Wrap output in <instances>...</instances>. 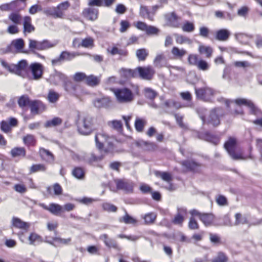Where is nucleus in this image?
Instances as JSON below:
<instances>
[{"label":"nucleus","instance_id":"nucleus-1","mask_svg":"<svg viewBox=\"0 0 262 262\" xmlns=\"http://www.w3.org/2000/svg\"><path fill=\"white\" fill-rule=\"evenodd\" d=\"M207 110L204 107H199L197 112L199 114L200 118L204 123L211 124L213 126H217L220 123V118L223 115V111L221 108H215L212 109L209 113L207 119H206L204 114Z\"/></svg>","mask_w":262,"mask_h":262},{"label":"nucleus","instance_id":"nucleus-2","mask_svg":"<svg viewBox=\"0 0 262 262\" xmlns=\"http://www.w3.org/2000/svg\"><path fill=\"white\" fill-rule=\"evenodd\" d=\"M235 103L239 105H245L250 109L252 114L256 116L257 118L252 121L254 124L262 127V111L260 110L250 100L244 98H238L234 100Z\"/></svg>","mask_w":262,"mask_h":262},{"label":"nucleus","instance_id":"nucleus-3","mask_svg":"<svg viewBox=\"0 0 262 262\" xmlns=\"http://www.w3.org/2000/svg\"><path fill=\"white\" fill-rule=\"evenodd\" d=\"M196 98L206 102H212L219 92L209 86L195 89Z\"/></svg>","mask_w":262,"mask_h":262},{"label":"nucleus","instance_id":"nucleus-4","mask_svg":"<svg viewBox=\"0 0 262 262\" xmlns=\"http://www.w3.org/2000/svg\"><path fill=\"white\" fill-rule=\"evenodd\" d=\"M113 92L117 102L120 103H128L134 99V95L129 89H116L113 90Z\"/></svg>","mask_w":262,"mask_h":262},{"label":"nucleus","instance_id":"nucleus-5","mask_svg":"<svg viewBox=\"0 0 262 262\" xmlns=\"http://www.w3.org/2000/svg\"><path fill=\"white\" fill-rule=\"evenodd\" d=\"M1 64L4 68L10 72L20 76H23L26 73L28 67V63L25 60H21L16 64H9L7 62L2 60Z\"/></svg>","mask_w":262,"mask_h":262},{"label":"nucleus","instance_id":"nucleus-6","mask_svg":"<svg viewBox=\"0 0 262 262\" xmlns=\"http://www.w3.org/2000/svg\"><path fill=\"white\" fill-rule=\"evenodd\" d=\"M77 116L79 118L77 122L78 132L83 135L90 134L92 130V118L89 116H84L80 119L78 112L77 113Z\"/></svg>","mask_w":262,"mask_h":262},{"label":"nucleus","instance_id":"nucleus-7","mask_svg":"<svg viewBox=\"0 0 262 262\" xmlns=\"http://www.w3.org/2000/svg\"><path fill=\"white\" fill-rule=\"evenodd\" d=\"M137 77L146 80H151L156 71L154 68L151 66L146 67H138L136 68Z\"/></svg>","mask_w":262,"mask_h":262},{"label":"nucleus","instance_id":"nucleus-8","mask_svg":"<svg viewBox=\"0 0 262 262\" xmlns=\"http://www.w3.org/2000/svg\"><path fill=\"white\" fill-rule=\"evenodd\" d=\"M236 140L234 138H230L225 143L224 147L228 154L234 160H244L245 159L242 152H236L235 151Z\"/></svg>","mask_w":262,"mask_h":262},{"label":"nucleus","instance_id":"nucleus-9","mask_svg":"<svg viewBox=\"0 0 262 262\" xmlns=\"http://www.w3.org/2000/svg\"><path fill=\"white\" fill-rule=\"evenodd\" d=\"M29 47L32 51L46 50L54 46L53 44L46 40L38 41L29 39Z\"/></svg>","mask_w":262,"mask_h":262},{"label":"nucleus","instance_id":"nucleus-10","mask_svg":"<svg viewBox=\"0 0 262 262\" xmlns=\"http://www.w3.org/2000/svg\"><path fill=\"white\" fill-rule=\"evenodd\" d=\"M74 159L78 161H84L90 164L95 165L103 159L102 156H96L93 153L84 154L83 155H75Z\"/></svg>","mask_w":262,"mask_h":262},{"label":"nucleus","instance_id":"nucleus-11","mask_svg":"<svg viewBox=\"0 0 262 262\" xmlns=\"http://www.w3.org/2000/svg\"><path fill=\"white\" fill-rule=\"evenodd\" d=\"M82 54L78 52H69L68 51H63L61 52L58 57L52 60V63L53 66L60 63L64 60H71L74 58L80 56Z\"/></svg>","mask_w":262,"mask_h":262},{"label":"nucleus","instance_id":"nucleus-12","mask_svg":"<svg viewBox=\"0 0 262 262\" xmlns=\"http://www.w3.org/2000/svg\"><path fill=\"white\" fill-rule=\"evenodd\" d=\"M66 78V75L60 72L55 71L49 75L48 78H46V80L52 85H58L61 82L63 83Z\"/></svg>","mask_w":262,"mask_h":262},{"label":"nucleus","instance_id":"nucleus-13","mask_svg":"<svg viewBox=\"0 0 262 262\" xmlns=\"http://www.w3.org/2000/svg\"><path fill=\"white\" fill-rule=\"evenodd\" d=\"M29 70L32 74V79L35 80L40 79L43 75L44 68L40 63L34 62L29 66Z\"/></svg>","mask_w":262,"mask_h":262},{"label":"nucleus","instance_id":"nucleus-14","mask_svg":"<svg viewBox=\"0 0 262 262\" xmlns=\"http://www.w3.org/2000/svg\"><path fill=\"white\" fill-rule=\"evenodd\" d=\"M71 238H62L59 236L53 237L52 239L46 236L44 242L54 247H59L62 245H69L71 242Z\"/></svg>","mask_w":262,"mask_h":262},{"label":"nucleus","instance_id":"nucleus-15","mask_svg":"<svg viewBox=\"0 0 262 262\" xmlns=\"http://www.w3.org/2000/svg\"><path fill=\"white\" fill-rule=\"evenodd\" d=\"M117 187L119 189L124 190L126 192H132L134 184L133 182L127 180H118L116 181Z\"/></svg>","mask_w":262,"mask_h":262},{"label":"nucleus","instance_id":"nucleus-16","mask_svg":"<svg viewBox=\"0 0 262 262\" xmlns=\"http://www.w3.org/2000/svg\"><path fill=\"white\" fill-rule=\"evenodd\" d=\"M29 106L31 112L35 115L40 113L46 110V106L39 100L31 101Z\"/></svg>","mask_w":262,"mask_h":262},{"label":"nucleus","instance_id":"nucleus-17","mask_svg":"<svg viewBox=\"0 0 262 262\" xmlns=\"http://www.w3.org/2000/svg\"><path fill=\"white\" fill-rule=\"evenodd\" d=\"M186 214L187 210L186 208H178L177 213L172 220V222L176 225H182Z\"/></svg>","mask_w":262,"mask_h":262},{"label":"nucleus","instance_id":"nucleus-18","mask_svg":"<svg viewBox=\"0 0 262 262\" xmlns=\"http://www.w3.org/2000/svg\"><path fill=\"white\" fill-rule=\"evenodd\" d=\"M165 19L168 25L171 27L178 28L179 27V21L181 19L174 12L168 13L165 15Z\"/></svg>","mask_w":262,"mask_h":262},{"label":"nucleus","instance_id":"nucleus-19","mask_svg":"<svg viewBox=\"0 0 262 262\" xmlns=\"http://www.w3.org/2000/svg\"><path fill=\"white\" fill-rule=\"evenodd\" d=\"M63 86L64 90L68 93L74 95L75 94L79 85L73 82L67 76L66 80L63 83Z\"/></svg>","mask_w":262,"mask_h":262},{"label":"nucleus","instance_id":"nucleus-20","mask_svg":"<svg viewBox=\"0 0 262 262\" xmlns=\"http://www.w3.org/2000/svg\"><path fill=\"white\" fill-rule=\"evenodd\" d=\"M12 226L16 228L27 231L30 227V224L24 222L18 217H13L12 219Z\"/></svg>","mask_w":262,"mask_h":262},{"label":"nucleus","instance_id":"nucleus-21","mask_svg":"<svg viewBox=\"0 0 262 262\" xmlns=\"http://www.w3.org/2000/svg\"><path fill=\"white\" fill-rule=\"evenodd\" d=\"M70 6V3L66 1L59 4L57 7H55L56 17L60 18H63L65 11H66Z\"/></svg>","mask_w":262,"mask_h":262},{"label":"nucleus","instance_id":"nucleus-22","mask_svg":"<svg viewBox=\"0 0 262 262\" xmlns=\"http://www.w3.org/2000/svg\"><path fill=\"white\" fill-rule=\"evenodd\" d=\"M231 35L230 32L226 29H220L215 32V38L221 41H227Z\"/></svg>","mask_w":262,"mask_h":262},{"label":"nucleus","instance_id":"nucleus-23","mask_svg":"<svg viewBox=\"0 0 262 262\" xmlns=\"http://www.w3.org/2000/svg\"><path fill=\"white\" fill-rule=\"evenodd\" d=\"M108 139L107 135L103 133H99L95 136V141L96 145L99 149L101 148L107 142Z\"/></svg>","mask_w":262,"mask_h":262},{"label":"nucleus","instance_id":"nucleus-24","mask_svg":"<svg viewBox=\"0 0 262 262\" xmlns=\"http://www.w3.org/2000/svg\"><path fill=\"white\" fill-rule=\"evenodd\" d=\"M31 17L25 16L23 18L24 33H30L35 30V27L32 25Z\"/></svg>","mask_w":262,"mask_h":262},{"label":"nucleus","instance_id":"nucleus-25","mask_svg":"<svg viewBox=\"0 0 262 262\" xmlns=\"http://www.w3.org/2000/svg\"><path fill=\"white\" fill-rule=\"evenodd\" d=\"M100 238L103 241L107 247L119 250L120 248L116 241L113 239L109 238L107 234H104L101 235L100 236Z\"/></svg>","mask_w":262,"mask_h":262},{"label":"nucleus","instance_id":"nucleus-26","mask_svg":"<svg viewBox=\"0 0 262 262\" xmlns=\"http://www.w3.org/2000/svg\"><path fill=\"white\" fill-rule=\"evenodd\" d=\"M110 103V100L108 97L98 98L93 101L94 106L97 108L108 107Z\"/></svg>","mask_w":262,"mask_h":262},{"label":"nucleus","instance_id":"nucleus-27","mask_svg":"<svg viewBox=\"0 0 262 262\" xmlns=\"http://www.w3.org/2000/svg\"><path fill=\"white\" fill-rule=\"evenodd\" d=\"M119 221L120 223H123L125 224H131L134 226L137 225L138 221L130 216L126 211H125V214L122 217H119Z\"/></svg>","mask_w":262,"mask_h":262},{"label":"nucleus","instance_id":"nucleus-28","mask_svg":"<svg viewBox=\"0 0 262 262\" xmlns=\"http://www.w3.org/2000/svg\"><path fill=\"white\" fill-rule=\"evenodd\" d=\"M39 154L41 157L49 163H52L54 160V157L52 152L43 148L39 149Z\"/></svg>","mask_w":262,"mask_h":262},{"label":"nucleus","instance_id":"nucleus-29","mask_svg":"<svg viewBox=\"0 0 262 262\" xmlns=\"http://www.w3.org/2000/svg\"><path fill=\"white\" fill-rule=\"evenodd\" d=\"M26 149L24 147H16L12 148L10 151L11 156L12 158H21L26 156Z\"/></svg>","mask_w":262,"mask_h":262},{"label":"nucleus","instance_id":"nucleus-30","mask_svg":"<svg viewBox=\"0 0 262 262\" xmlns=\"http://www.w3.org/2000/svg\"><path fill=\"white\" fill-rule=\"evenodd\" d=\"M83 13L90 20H94L97 18L98 11L95 8H89L84 9Z\"/></svg>","mask_w":262,"mask_h":262},{"label":"nucleus","instance_id":"nucleus-31","mask_svg":"<svg viewBox=\"0 0 262 262\" xmlns=\"http://www.w3.org/2000/svg\"><path fill=\"white\" fill-rule=\"evenodd\" d=\"M182 164L187 169L194 171H198L200 167L199 164L190 160L183 161Z\"/></svg>","mask_w":262,"mask_h":262},{"label":"nucleus","instance_id":"nucleus-32","mask_svg":"<svg viewBox=\"0 0 262 262\" xmlns=\"http://www.w3.org/2000/svg\"><path fill=\"white\" fill-rule=\"evenodd\" d=\"M121 76L125 78H130L137 77L136 68L134 70L127 69L122 68L120 70Z\"/></svg>","mask_w":262,"mask_h":262},{"label":"nucleus","instance_id":"nucleus-33","mask_svg":"<svg viewBox=\"0 0 262 262\" xmlns=\"http://www.w3.org/2000/svg\"><path fill=\"white\" fill-rule=\"evenodd\" d=\"M107 51L112 55H119L121 56H126L127 55V51L125 49L119 48L116 46L112 48H108Z\"/></svg>","mask_w":262,"mask_h":262},{"label":"nucleus","instance_id":"nucleus-34","mask_svg":"<svg viewBox=\"0 0 262 262\" xmlns=\"http://www.w3.org/2000/svg\"><path fill=\"white\" fill-rule=\"evenodd\" d=\"M214 215L211 213H203L200 216V220L206 226L210 225L214 221Z\"/></svg>","mask_w":262,"mask_h":262},{"label":"nucleus","instance_id":"nucleus-35","mask_svg":"<svg viewBox=\"0 0 262 262\" xmlns=\"http://www.w3.org/2000/svg\"><path fill=\"white\" fill-rule=\"evenodd\" d=\"M146 123L147 121L145 119L137 117L135 122L136 129L139 132H142Z\"/></svg>","mask_w":262,"mask_h":262},{"label":"nucleus","instance_id":"nucleus-36","mask_svg":"<svg viewBox=\"0 0 262 262\" xmlns=\"http://www.w3.org/2000/svg\"><path fill=\"white\" fill-rule=\"evenodd\" d=\"M199 51L200 54H205L206 57L208 58H210L213 53V49L211 47L203 45L199 47Z\"/></svg>","mask_w":262,"mask_h":262},{"label":"nucleus","instance_id":"nucleus-37","mask_svg":"<svg viewBox=\"0 0 262 262\" xmlns=\"http://www.w3.org/2000/svg\"><path fill=\"white\" fill-rule=\"evenodd\" d=\"M49 212L55 215H58L62 212V206L55 203L50 204Z\"/></svg>","mask_w":262,"mask_h":262},{"label":"nucleus","instance_id":"nucleus-38","mask_svg":"<svg viewBox=\"0 0 262 262\" xmlns=\"http://www.w3.org/2000/svg\"><path fill=\"white\" fill-rule=\"evenodd\" d=\"M172 54L177 58H182L187 54V51L183 49H180L177 47H174L171 50Z\"/></svg>","mask_w":262,"mask_h":262},{"label":"nucleus","instance_id":"nucleus-39","mask_svg":"<svg viewBox=\"0 0 262 262\" xmlns=\"http://www.w3.org/2000/svg\"><path fill=\"white\" fill-rule=\"evenodd\" d=\"M174 36H176V41L177 43L179 44H183L186 43L190 45L192 42V40L191 39L185 36L179 35L178 34H174Z\"/></svg>","mask_w":262,"mask_h":262},{"label":"nucleus","instance_id":"nucleus-40","mask_svg":"<svg viewBox=\"0 0 262 262\" xmlns=\"http://www.w3.org/2000/svg\"><path fill=\"white\" fill-rule=\"evenodd\" d=\"M140 15L141 17L147 18L150 20H154L152 16L151 15V12H150L146 6H141L140 10Z\"/></svg>","mask_w":262,"mask_h":262},{"label":"nucleus","instance_id":"nucleus-41","mask_svg":"<svg viewBox=\"0 0 262 262\" xmlns=\"http://www.w3.org/2000/svg\"><path fill=\"white\" fill-rule=\"evenodd\" d=\"M62 120L61 118L59 117H55L52 120H50L47 121L45 124V126L46 127H51L53 126H56L59 125L61 124Z\"/></svg>","mask_w":262,"mask_h":262},{"label":"nucleus","instance_id":"nucleus-42","mask_svg":"<svg viewBox=\"0 0 262 262\" xmlns=\"http://www.w3.org/2000/svg\"><path fill=\"white\" fill-rule=\"evenodd\" d=\"M85 81L88 85L94 86L99 83L100 79L97 76L90 75L89 76H86Z\"/></svg>","mask_w":262,"mask_h":262},{"label":"nucleus","instance_id":"nucleus-43","mask_svg":"<svg viewBox=\"0 0 262 262\" xmlns=\"http://www.w3.org/2000/svg\"><path fill=\"white\" fill-rule=\"evenodd\" d=\"M9 19L15 24H20L23 20L22 16L20 14L16 12L11 13L9 15Z\"/></svg>","mask_w":262,"mask_h":262},{"label":"nucleus","instance_id":"nucleus-44","mask_svg":"<svg viewBox=\"0 0 262 262\" xmlns=\"http://www.w3.org/2000/svg\"><path fill=\"white\" fill-rule=\"evenodd\" d=\"M23 142L27 146H35L36 140L32 135H27L23 138Z\"/></svg>","mask_w":262,"mask_h":262},{"label":"nucleus","instance_id":"nucleus-45","mask_svg":"<svg viewBox=\"0 0 262 262\" xmlns=\"http://www.w3.org/2000/svg\"><path fill=\"white\" fill-rule=\"evenodd\" d=\"M59 97L60 95L58 93L51 90L49 92L47 99L50 102L55 103L58 100Z\"/></svg>","mask_w":262,"mask_h":262},{"label":"nucleus","instance_id":"nucleus-46","mask_svg":"<svg viewBox=\"0 0 262 262\" xmlns=\"http://www.w3.org/2000/svg\"><path fill=\"white\" fill-rule=\"evenodd\" d=\"M204 138L206 141L211 142L214 145L217 144L220 142V139L218 137L208 133L204 134Z\"/></svg>","mask_w":262,"mask_h":262},{"label":"nucleus","instance_id":"nucleus-47","mask_svg":"<svg viewBox=\"0 0 262 262\" xmlns=\"http://www.w3.org/2000/svg\"><path fill=\"white\" fill-rule=\"evenodd\" d=\"M148 55V52L145 49H138L136 51V56L140 61L145 60Z\"/></svg>","mask_w":262,"mask_h":262},{"label":"nucleus","instance_id":"nucleus-48","mask_svg":"<svg viewBox=\"0 0 262 262\" xmlns=\"http://www.w3.org/2000/svg\"><path fill=\"white\" fill-rule=\"evenodd\" d=\"M16 2H12L10 3L4 4L0 6L2 11L14 10L16 8Z\"/></svg>","mask_w":262,"mask_h":262},{"label":"nucleus","instance_id":"nucleus-49","mask_svg":"<svg viewBox=\"0 0 262 262\" xmlns=\"http://www.w3.org/2000/svg\"><path fill=\"white\" fill-rule=\"evenodd\" d=\"M31 101L27 95H23L21 96L18 101V104L20 107H24L27 105H30Z\"/></svg>","mask_w":262,"mask_h":262},{"label":"nucleus","instance_id":"nucleus-50","mask_svg":"<svg viewBox=\"0 0 262 262\" xmlns=\"http://www.w3.org/2000/svg\"><path fill=\"white\" fill-rule=\"evenodd\" d=\"M228 259V257L224 253L220 252L216 256L211 260V262H227Z\"/></svg>","mask_w":262,"mask_h":262},{"label":"nucleus","instance_id":"nucleus-51","mask_svg":"<svg viewBox=\"0 0 262 262\" xmlns=\"http://www.w3.org/2000/svg\"><path fill=\"white\" fill-rule=\"evenodd\" d=\"M29 243L31 245H35L36 242H42V240L41 237L35 233H32L30 234L29 237Z\"/></svg>","mask_w":262,"mask_h":262},{"label":"nucleus","instance_id":"nucleus-52","mask_svg":"<svg viewBox=\"0 0 262 262\" xmlns=\"http://www.w3.org/2000/svg\"><path fill=\"white\" fill-rule=\"evenodd\" d=\"M144 94L146 97L151 100L154 99L157 96V93L149 88H146L144 89Z\"/></svg>","mask_w":262,"mask_h":262},{"label":"nucleus","instance_id":"nucleus-53","mask_svg":"<svg viewBox=\"0 0 262 262\" xmlns=\"http://www.w3.org/2000/svg\"><path fill=\"white\" fill-rule=\"evenodd\" d=\"M11 45L19 51L24 48V42L22 39H17L12 41Z\"/></svg>","mask_w":262,"mask_h":262},{"label":"nucleus","instance_id":"nucleus-54","mask_svg":"<svg viewBox=\"0 0 262 262\" xmlns=\"http://www.w3.org/2000/svg\"><path fill=\"white\" fill-rule=\"evenodd\" d=\"M157 176L161 177L164 181L169 182L171 181L172 178L170 173L166 172L156 171Z\"/></svg>","mask_w":262,"mask_h":262},{"label":"nucleus","instance_id":"nucleus-55","mask_svg":"<svg viewBox=\"0 0 262 262\" xmlns=\"http://www.w3.org/2000/svg\"><path fill=\"white\" fill-rule=\"evenodd\" d=\"M235 225L244 224L248 223L247 219L246 216H243L241 213H236L235 215Z\"/></svg>","mask_w":262,"mask_h":262},{"label":"nucleus","instance_id":"nucleus-56","mask_svg":"<svg viewBox=\"0 0 262 262\" xmlns=\"http://www.w3.org/2000/svg\"><path fill=\"white\" fill-rule=\"evenodd\" d=\"M73 175L77 179H82L84 176V172L82 168L76 167L72 171Z\"/></svg>","mask_w":262,"mask_h":262},{"label":"nucleus","instance_id":"nucleus-57","mask_svg":"<svg viewBox=\"0 0 262 262\" xmlns=\"http://www.w3.org/2000/svg\"><path fill=\"white\" fill-rule=\"evenodd\" d=\"M1 130L5 133H9L11 131V127L7 121L3 120L1 123Z\"/></svg>","mask_w":262,"mask_h":262},{"label":"nucleus","instance_id":"nucleus-58","mask_svg":"<svg viewBox=\"0 0 262 262\" xmlns=\"http://www.w3.org/2000/svg\"><path fill=\"white\" fill-rule=\"evenodd\" d=\"M196 67L200 70L207 71L209 69L210 66L205 60L200 59Z\"/></svg>","mask_w":262,"mask_h":262},{"label":"nucleus","instance_id":"nucleus-59","mask_svg":"<svg viewBox=\"0 0 262 262\" xmlns=\"http://www.w3.org/2000/svg\"><path fill=\"white\" fill-rule=\"evenodd\" d=\"M81 46L84 48H90L94 46V39L89 37L81 41Z\"/></svg>","mask_w":262,"mask_h":262},{"label":"nucleus","instance_id":"nucleus-60","mask_svg":"<svg viewBox=\"0 0 262 262\" xmlns=\"http://www.w3.org/2000/svg\"><path fill=\"white\" fill-rule=\"evenodd\" d=\"M182 30L184 32H191L194 30V26L193 23L187 21L182 26Z\"/></svg>","mask_w":262,"mask_h":262},{"label":"nucleus","instance_id":"nucleus-61","mask_svg":"<svg viewBox=\"0 0 262 262\" xmlns=\"http://www.w3.org/2000/svg\"><path fill=\"white\" fill-rule=\"evenodd\" d=\"M215 201L220 206H226L228 205V201L226 198L223 195H218L215 197Z\"/></svg>","mask_w":262,"mask_h":262},{"label":"nucleus","instance_id":"nucleus-62","mask_svg":"<svg viewBox=\"0 0 262 262\" xmlns=\"http://www.w3.org/2000/svg\"><path fill=\"white\" fill-rule=\"evenodd\" d=\"M165 57L163 54L157 55L154 60V63L155 67L161 68L163 67L162 61L164 59Z\"/></svg>","mask_w":262,"mask_h":262},{"label":"nucleus","instance_id":"nucleus-63","mask_svg":"<svg viewBox=\"0 0 262 262\" xmlns=\"http://www.w3.org/2000/svg\"><path fill=\"white\" fill-rule=\"evenodd\" d=\"M103 209L108 212H116L117 207L115 205L108 203H105L102 204Z\"/></svg>","mask_w":262,"mask_h":262},{"label":"nucleus","instance_id":"nucleus-64","mask_svg":"<svg viewBox=\"0 0 262 262\" xmlns=\"http://www.w3.org/2000/svg\"><path fill=\"white\" fill-rule=\"evenodd\" d=\"M156 216L154 213H149L144 215L143 219L146 224H151L154 223Z\"/></svg>","mask_w":262,"mask_h":262}]
</instances>
